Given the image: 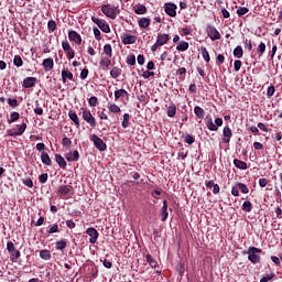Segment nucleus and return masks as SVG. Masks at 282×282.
Listing matches in <instances>:
<instances>
[{"label":"nucleus","instance_id":"obj_1","mask_svg":"<svg viewBox=\"0 0 282 282\" xmlns=\"http://www.w3.org/2000/svg\"><path fill=\"white\" fill-rule=\"evenodd\" d=\"M101 12L108 17V19H116V17H118V7L113 6V4H104L101 7Z\"/></svg>","mask_w":282,"mask_h":282},{"label":"nucleus","instance_id":"obj_2","mask_svg":"<svg viewBox=\"0 0 282 282\" xmlns=\"http://www.w3.org/2000/svg\"><path fill=\"white\" fill-rule=\"evenodd\" d=\"M259 253H261V249L257 247H250L247 250L249 261H251V263H254V264L261 261V257L259 256Z\"/></svg>","mask_w":282,"mask_h":282},{"label":"nucleus","instance_id":"obj_3","mask_svg":"<svg viewBox=\"0 0 282 282\" xmlns=\"http://www.w3.org/2000/svg\"><path fill=\"white\" fill-rule=\"evenodd\" d=\"M221 124H224V119L221 118H216L215 123L213 122V118L206 119V127L209 131H217Z\"/></svg>","mask_w":282,"mask_h":282},{"label":"nucleus","instance_id":"obj_4","mask_svg":"<svg viewBox=\"0 0 282 282\" xmlns=\"http://www.w3.org/2000/svg\"><path fill=\"white\" fill-rule=\"evenodd\" d=\"M82 118L83 120H85V122H87V124H90V127L96 128V118L94 117V115H91V111H89L88 109H84L82 111Z\"/></svg>","mask_w":282,"mask_h":282},{"label":"nucleus","instance_id":"obj_5","mask_svg":"<svg viewBox=\"0 0 282 282\" xmlns=\"http://www.w3.org/2000/svg\"><path fill=\"white\" fill-rule=\"evenodd\" d=\"M90 140L94 142L98 151H107V143H105V141H102V139H100L98 135L93 134Z\"/></svg>","mask_w":282,"mask_h":282},{"label":"nucleus","instance_id":"obj_6","mask_svg":"<svg viewBox=\"0 0 282 282\" xmlns=\"http://www.w3.org/2000/svg\"><path fill=\"white\" fill-rule=\"evenodd\" d=\"M206 32L212 41H219L221 39V34H219V31L215 26L208 25Z\"/></svg>","mask_w":282,"mask_h":282},{"label":"nucleus","instance_id":"obj_7","mask_svg":"<svg viewBox=\"0 0 282 282\" xmlns=\"http://www.w3.org/2000/svg\"><path fill=\"white\" fill-rule=\"evenodd\" d=\"M69 193H72V186L61 185L58 187L57 195L62 197V199H67V197H69Z\"/></svg>","mask_w":282,"mask_h":282},{"label":"nucleus","instance_id":"obj_8","mask_svg":"<svg viewBox=\"0 0 282 282\" xmlns=\"http://www.w3.org/2000/svg\"><path fill=\"white\" fill-rule=\"evenodd\" d=\"M164 8L165 14H167L169 17H177V6L175 3H165Z\"/></svg>","mask_w":282,"mask_h":282},{"label":"nucleus","instance_id":"obj_9","mask_svg":"<svg viewBox=\"0 0 282 282\" xmlns=\"http://www.w3.org/2000/svg\"><path fill=\"white\" fill-rule=\"evenodd\" d=\"M25 129H28V124L26 123H22L18 130H8V135H11L12 138L17 137V135H23V133H25Z\"/></svg>","mask_w":282,"mask_h":282},{"label":"nucleus","instance_id":"obj_10","mask_svg":"<svg viewBox=\"0 0 282 282\" xmlns=\"http://www.w3.org/2000/svg\"><path fill=\"white\" fill-rule=\"evenodd\" d=\"M86 234L89 235V243H96L98 241V230L96 228L90 227L86 230Z\"/></svg>","mask_w":282,"mask_h":282},{"label":"nucleus","instance_id":"obj_11","mask_svg":"<svg viewBox=\"0 0 282 282\" xmlns=\"http://www.w3.org/2000/svg\"><path fill=\"white\" fill-rule=\"evenodd\" d=\"M68 39L69 41L76 43V45H80V43H83V37H80V34H78L76 31H69Z\"/></svg>","mask_w":282,"mask_h":282},{"label":"nucleus","instance_id":"obj_12","mask_svg":"<svg viewBox=\"0 0 282 282\" xmlns=\"http://www.w3.org/2000/svg\"><path fill=\"white\" fill-rule=\"evenodd\" d=\"M223 135H224L223 142L225 144H228V142H230V138H232V130L230 129V127L224 128Z\"/></svg>","mask_w":282,"mask_h":282},{"label":"nucleus","instance_id":"obj_13","mask_svg":"<svg viewBox=\"0 0 282 282\" xmlns=\"http://www.w3.org/2000/svg\"><path fill=\"white\" fill-rule=\"evenodd\" d=\"M170 41L169 34L166 33H159L156 37L158 45H166Z\"/></svg>","mask_w":282,"mask_h":282},{"label":"nucleus","instance_id":"obj_14","mask_svg":"<svg viewBox=\"0 0 282 282\" xmlns=\"http://www.w3.org/2000/svg\"><path fill=\"white\" fill-rule=\"evenodd\" d=\"M34 85H36V77H26L23 79L22 86L25 89H30L31 87H34Z\"/></svg>","mask_w":282,"mask_h":282},{"label":"nucleus","instance_id":"obj_15","mask_svg":"<svg viewBox=\"0 0 282 282\" xmlns=\"http://www.w3.org/2000/svg\"><path fill=\"white\" fill-rule=\"evenodd\" d=\"M42 65L45 72H52V69H54V59L52 57L45 58Z\"/></svg>","mask_w":282,"mask_h":282},{"label":"nucleus","instance_id":"obj_16","mask_svg":"<svg viewBox=\"0 0 282 282\" xmlns=\"http://www.w3.org/2000/svg\"><path fill=\"white\" fill-rule=\"evenodd\" d=\"M169 219V204L166 200L163 202V206L161 208V221Z\"/></svg>","mask_w":282,"mask_h":282},{"label":"nucleus","instance_id":"obj_17","mask_svg":"<svg viewBox=\"0 0 282 282\" xmlns=\"http://www.w3.org/2000/svg\"><path fill=\"white\" fill-rule=\"evenodd\" d=\"M123 45H133L135 43V36L129 35V34H123L121 36Z\"/></svg>","mask_w":282,"mask_h":282},{"label":"nucleus","instance_id":"obj_18","mask_svg":"<svg viewBox=\"0 0 282 282\" xmlns=\"http://www.w3.org/2000/svg\"><path fill=\"white\" fill-rule=\"evenodd\" d=\"M65 158L67 162H78L80 154L78 153V151L75 150L74 152L67 153Z\"/></svg>","mask_w":282,"mask_h":282},{"label":"nucleus","instance_id":"obj_19","mask_svg":"<svg viewBox=\"0 0 282 282\" xmlns=\"http://www.w3.org/2000/svg\"><path fill=\"white\" fill-rule=\"evenodd\" d=\"M99 65L102 69H109V67L111 66V57L102 56Z\"/></svg>","mask_w":282,"mask_h":282},{"label":"nucleus","instance_id":"obj_20","mask_svg":"<svg viewBox=\"0 0 282 282\" xmlns=\"http://www.w3.org/2000/svg\"><path fill=\"white\" fill-rule=\"evenodd\" d=\"M234 165L236 169H240L241 171H246V169H248V163L238 159L234 160Z\"/></svg>","mask_w":282,"mask_h":282},{"label":"nucleus","instance_id":"obj_21","mask_svg":"<svg viewBox=\"0 0 282 282\" xmlns=\"http://www.w3.org/2000/svg\"><path fill=\"white\" fill-rule=\"evenodd\" d=\"M67 78H68V80H73L74 79V74H72V72H69L67 69H63L62 70V80H63V83H67Z\"/></svg>","mask_w":282,"mask_h":282},{"label":"nucleus","instance_id":"obj_22","mask_svg":"<svg viewBox=\"0 0 282 282\" xmlns=\"http://www.w3.org/2000/svg\"><path fill=\"white\" fill-rule=\"evenodd\" d=\"M135 14H147V7L144 4H137L133 7Z\"/></svg>","mask_w":282,"mask_h":282},{"label":"nucleus","instance_id":"obj_23","mask_svg":"<svg viewBox=\"0 0 282 282\" xmlns=\"http://www.w3.org/2000/svg\"><path fill=\"white\" fill-rule=\"evenodd\" d=\"M55 161L57 162L58 166H61V169H65V166H67V162L61 154L55 155Z\"/></svg>","mask_w":282,"mask_h":282},{"label":"nucleus","instance_id":"obj_24","mask_svg":"<svg viewBox=\"0 0 282 282\" xmlns=\"http://www.w3.org/2000/svg\"><path fill=\"white\" fill-rule=\"evenodd\" d=\"M151 25V19L149 18H141L139 20V28H143V29H147Z\"/></svg>","mask_w":282,"mask_h":282},{"label":"nucleus","instance_id":"obj_25","mask_svg":"<svg viewBox=\"0 0 282 282\" xmlns=\"http://www.w3.org/2000/svg\"><path fill=\"white\" fill-rule=\"evenodd\" d=\"M194 113H195V116H196L198 119H200V120H202V118H204V116H206V112H205L204 109H203L202 107H199V106H196V107L194 108Z\"/></svg>","mask_w":282,"mask_h":282},{"label":"nucleus","instance_id":"obj_26","mask_svg":"<svg viewBox=\"0 0 282 282\" xmlns=\"http://www.w3.org/2000/svg\"><path fill=\"white\" fill-rule=\"evenodd\" d=\"M104 54H106V57L111 58L113 56V48L111 47V44H106L104 46Z\"/></svg>","mask_w":282,"mask_h":282},{"label":"nucleus","instance_id":"obj_27","mask_svg":"<svg viewBox=\"0 0 282 282\" xmlns=\"http://www.w3.org/2000/svg\"><path fill=\"white\" fill-rule=\"evenodd\" d=\"M177 113V107L175 106V104H172L169 108H167V116L169 118H175V115Z\"/></svg>","mask_w":282,"mask_h":282},{"label":"nucleus","instance_id":"obj_28","mask_svg":"<svg viewBox=\"0 0 282 282\" xmlns=\"http://www.w3.org/2000/svg\"><path fill=\"white\" fill-rule=\"evenodd\" d=\"M41 160L46 166H52V159H50V154L43 152L41 155Z\"/></svg>","mask_w":282,"mask_h":282},{"label":"nucleus","instance_id":"obj_29","mask_svg":"<svg viewBox=\"0 0 282 282\" xmlns=\"http://www.w3.org/2000/svg\"><path fill=\"white\" fill-rule=\"evenodd\" d=\"M98 28L105 32V34H109V32H111V29L109 28V24H107L105 21H100V23L98 24Z\"/></svg>","mask_w":282,"mask_h":282},{"label":"nucleus","instance_id":"obj_30","mask_svg":"<svg viewBox=\"0 0 282 282\" xmlns=\"http://www.w3.org/2000/svg\"><path fill=\"white\" fill-rule=\"evenodd\" d=\"M68 117L76 127H80V119H78V115H76V112L68 113Z\"/></svg>","mask_w":282,"mask_h":282},{"label":"nucleus","instance_id":"obj_31","mask_svg":"<svg viewBox=\"0 0 282 282\" xmlns=\"http://www.w3.org/2000/svg\"><path fill=\"white\" fill-rule=\"evenodd\" d=\"M234 56L236 58H242L243 57V48L241 47V45H238L235 50H234Z\"/></svg>","mask_w":282,"mask_h":282},{"label":"nucleus","instance_id":"obj_32","mask_svg":"<svg viewBox=\"0 0 282 282\" xmlns=\"http://www.w3.org/2000/svg\"><path fill=\"white\" fill-rule=\"evenodd\" d=\"M20 117H21V115H19V112H17V111L11 112L10 119H8V123L12 124V122H17V120H19Z\"/></svg>","mask_w":282,"mask_h":282},{"label":"nucleus","instance_id":"obj_33","mask_svg":"<svg viewBox=\"0 0 282 282\" xmlns=\"http://www.w3.org/2000/svg\"><path fill=\"white\" fill-rule=\"evenodd\" d=\"M121 74H122V70L120 68H118V67H113L110 70L111 78H118Z\"/></svg>","mask_w":282,"mask_h":282},{"label":"nucleus","instance_id":"obj_34","mask_svg":"<svg viewBox=\"0 0 282 282\" xmlns=\"http://www.w3.org/2000/svg\"><path fill=\"white\" fill-rule=\"evenodd\" d=\"M40 257L41 259H44V261H50V259H52V254L47 250H41Z\"/></svg>","mask_w":282,"mask_h":282},{"label":"nucleus","instance_id":"obj_35","mask_svg":"<svg viewBox=\"0 0 282 282\" xmlns=\"http://www.w3.org/2000/svg\"><path fill=\"white\" fill-rule=\"evenodd\" d=\"M127 90L124 89H119V90H116L115 91V98L116 100L120 99V98H123L124 96H127Z\"/></svg>","mask_w":282,"mask_h":282},{"label":"nucleus","instance_id":"obj_36","mask_svg":"<svg viewBox=\"0 0 282 282\" xmlns=\"http://www.w3.org/2000/svg\"><path fill=\"white\" fill-rule=\"evenodd\" d=\"M145 261L151 265V268H156L158 265V262H155V260H153V257L149 253L145 256Z\"/></svg>","mask_w":282,"mask_h":282},{"label":"nucleus","instance_id":"obj_37","mask_svg":"<svg viewBox=\"0 0 282 282\" xmlns=\"http://www.w3.org/2000/svg\"><path fill=\"white\" fill-rule=\"evenodd\" d=\"M176 50L178 52H186L188 50V42H181L177 46Z\"/></svg>","mask_w":282,"mask_h":282},{"label":"nucleus","instance_id":"obj_38","mask_svg":"<svg viewBox=\"0 0 282 282\" xmlns=\"http://www.w3.org/2000/svg\"><path fill=\"white\" fill-rule=\"evenodd\" d=\"M13 64L15 67H23V58H21L19 55H15L13 58Z\"/></svg>","mask_w":282,"mask_h":282},{"label":"nucleus","instance_id":"obj_39","mask_svg":"<svg viewBox=\"0 0 282 282\" xmlns=\"http://www.w3.org/2000/svg\"><path fill=\"white\" fill-rule=\"evenodd\" d=\"M202 56L206 63H210V54H208V50H206V47H202Z\"/></svg>","mask_w":282,"mask_h":282},{"label":"nucleus","instance_id":"obj_40","mask_svg":"<svg viewBox=\"0 0 282 282\" xmlns=\"http://www.w3.org/2000/svg\"><path fill=\"white\" fill-rule=\"evenodd\" d=\"M242 210H245V213H250L252 210V203H250V200H247L242 204Z\"/></svg>","mask_w":282,"mask_h":282},{"label":"nucleus","instance_id":"obj_41","mask_svg":"<svg viewBox=\"0 0 282 282\" xmlns=\"http://www.w3.org/2000/svg\"><path fill=\"white\" fill-rule=\"evenodd\" d=\"M108 109H109V111H111V113H120V108L116 104H110L108 106Z\"/></svg>","mask_w":282,"mask_h":282},{"label":"nucleus","instance_id":"obj_42","mask_svg":"<svg viewBox=\"0 0 282 282\" xmlns=\"http://www.w3.org/2000/svg\"><path fill=\"white\" fill-rule=\"evenodd\" d=\"M248 12H250V10L246 7H239L237 10L238 17H243V14H248Z\"/></svg>","mask_w":282,"mask_h":282},{"label":"nucleus","instance_id":"obj_43","mask_svg":"<svg viewBox=\"0 0 282 282\" xmlns=\"http://www.w3.org/2000/svg\"><path fill=\"white\" fill-rule=\"evenodd\" d=\"M184 138V142H186V144H193L195 142V138H193V135L191 134H185L183 135Z\"/></svg>","mask_w":282,"mask_h":282},{"label":"nucleus","instance_id":"obj_44","mask_svg":"<svg viewBox=\"0 0 282 282\" xmlns=\"http://www.w3.org/2000/svg\"><path fill=\"white\" fill-rule=\"evenodd\" d=\"M65 248H67V242H65V240H61L56 242L57 250H65Z\"/></svg>","mask_w":282,"mask_h":282},{"label":"nucleus","instance_id":"obj_45","mask_svg":"<svg viewBox=\"0 0 282 282\" xmlns=\"http://www.w3.org/2000/svg\"><path fill=\"white\" fill-rule=\"evenodd\" d=\"M48 32H54L56 30V21L50 20L47 23Z\"/></svg>","mask_w":282,"mask_h":282},{"label":"nucleus","instance_id":"obj_46","mask_svg":"<svg viewBox=\"0 0 282 282\" xmlns=\"http://www.w3.org/2000/svg\"><path fill=\"white\" fill-rule=\"evenodd\" d=\"M122 127L123 129H127L129 127V113L123 115Z\"/></svg>","mask_w":282,"mask_h":282},{"label":"nucleus","instance_id":"obj_47","mask_svg":"<svg viewBox=\"0 0 282 282\" xmlns=\"http://www.w3.org/2000/svg\"><path fill=\"white\" fill-rule=\"evenodd\" d=\"M48 235H54V232H58V225H52L47 230Z\"/></svg>","mask_w":282,"mask_h":282},{"label":"nucleus","instance_id":"obj_48","mask_svg":"<svg viewBox=\"0 0 282 282\" xmlns=\"http://www.w3.org/2000/svg\"><path fill=\"white\" fill-rule=\"evenodd\" d=\"M258 54L263 55V53L265 52V43L261 42L258 46V50H257Z\"/></svg>","mask_w":282,"mask_h":282},{"label":"nucleus","instance_id":"obj_49","mask_svg":"<svg viewBox=\"0 0 282 282\" xmlns=\"http://www.w3.org/2000/svg\"><path fill=\"white\" fill-rule=\"evenodd\" d=\"M7 250H8V252L12 253V252H15L17 247H14V243H13V242L9 241V242L7 243Z\"/></svg>","mask_w":282,"mask_h":282},{"label":"nucleus","instance_id":"obj_50","mask_svg":"<svg viewBox=\"0 0 282 282\" xmlns=\"http://www.w3.org/2000/svg\"><path fill=\"white\" fill-rule=\"evenodd\" d=\"M88 104L90 107H96L98 105V97H90Z\"/></svg>","mask_w":282,"mask_h":282},{"label":"nucleus","instance_id":"obj_51","mask_svg":"<svg viewBox=\"0 0 282 282\" xmlns=\"http://www.w3.org/2000/svg\"><path fill=\"white\" fill-rule=\"evenodd\" d=\"M62 144H63V147H72V140L67 137H64L62 139Z\"/></svg>","mask_w":282,"mask_h":282},{"label":"nucleus","instance_id":"obj_52","mask_svg":"<svg viewBox=\"0 0 282 282\" xmlns=\"http://www.w3.org/2000/svg\"><path fill=\"white\" fill-rule=\"evenodd\" d=\"M127 64L128 65H135V55H129L127 57Z\"/></svg>","mask_w":282,"mask_h":282},{"label":"nucleus","instance_id":"obj_53","mask_svg":"<svg viewBox=\"0 0 282 282\" xmlns=\"http://www.w3.org/2000/svg\"><path fill=\"white\" fill-rule=\"evenodd\" d=\"M238 187L240 188L241 193H243V194L249 193L248 186H246V184L239 183Z\"/></svg>","mask_w":282,"mask_h":282},{"label":"nucleus","instance_id":"obj_54","mask_svg":"<svg viewBox=\"0 0 282 282\" xmlns=\"http://www.w3.org/2000/svg\"><path fill=\"white\" fill-rule=\"evenodd\" d=\"M88 76H89V69L84 68V69L80 72V78H82V80H85V78H87Z\"/></svg>","mask_w":282,"mask_h":282},{"label":"nucleus","instance_id":"obj_55","mask_svg":"<svg viewBox=\"0 0 282 282\" xmlns=\"http://www.w3.org/2000/svg\"><path fill=\"white\" fill-rule=\"evenodd\" d=\"M24 186H28V188H32L34 186V182H32V178L23 180Z\"/></svg>","mask_w":282,"mask_h":282},{"label":"nucleus","instance_id":"obj_56","mask_svg":"<svg viewBox=\"0 0 282 282\" xmlns=\"http://www.w3.org/2000/svg\"><path fill=\"white\" fill-rule=\"evenodd\" d=\"M234 69H235V72H239V69H241V61H239V59L235 61Z\"/></svg>","mask_w":282,"mask_h":282},{"label":"nucleus","instance_id":"obj_57","mask_svg":"<svg viewBox=\"0 0 282 282\" xmlns=\"http://www.w3.org/2000/svg\"><path fill=\"white\" fill-rule=\"evenodd\" d=\"M39 181L41 182V184H45V182H47V173L41 174Z\"/></svg>","mask_w":282,"mask_h":282},{"label":"nucleus","instance_id":"obj_58","mask_svg":"<svg viewBox=\"0 0 282 282\" xmlns=\"http://www.w3.org/2000/svg\"><path fill=\"white\" fill-rule=\"evenodd\" d=\"M274 91H275L274 86H270V87L268 88V90H267V96H268L269 98L272 97V96H274Z\"/></svg>","mask_w":282,"mask_h":282},{"label":"nucleus","instance_id":"obj_59","mask_svg":"<svg viewBox=\"0 0 282 282\" xmlns=\"http://www.w3.org/2000/svg\"><path fill=\"white\" fill-rule=\"evenodd\" d=\"M259 186H261V188H265V186H268V178H260Z\"/></svg>","mask_w":282,"mask_h":282},{"label":"nucleus","instance_id":"obj_60","mask_svg":"<svg viewBox=\"0 0 282 282\" xmlns=\"http://www.w3.org/2000/svg\"><path fill=\"white\" fill-rule=\"evenodd\" d=\"M62 47H63L64 52L72 50V46L69 45V42H67V41L62 43Z\"/></svg>","mask_w":282,"mask_h":282},{"label":"nucleus","instance_id":"obj_61","mask_svg":"<svg viewBox=\"0 0 282 282\" xmlns=\"http://www.w3.org/2000/svg\"><path fill=\"white\" fill-rule=\"evenodd\" d=\"M65 53L67 58H74V56L76 55V53L74 52V48L68 50Z\"/></svg>","mask_w":282,"mask_h":282},{"label":"nucleus","instance_id":"obj_62","mask_svg":"<svg viewBox=\"0 0 282 282\" xmlns=\"http://www.w3.org/2000/svg\"><path fill=\"white\" fill-rule=\"evenodd\" d=\"M272 279H274V274L265 275V276L261 278L260 282L272 281Z\"/></svg>","mask_w":282,"mask_h":282},{"label":"nucleus","instance_id":"obj_63","mask_svg":"<svg viewBox=\"0 0 282 282\" xmlns=\"http://www.w3.org/2000/svg\"><path fill=\"white\" fill-rule=\"evenodd\" d=\"M94 34H95V39L96 41H100V30L98 28L94 29Z\"/></svg>","mask_w":282,"mask_h":282},{"label":"nucleus","instance_id":"obj_64","mask_svg":"<svg viewBox=\"0 0 282 282\" xmlns=\"http://www.w3.org/2000/svg\"><path fill=\"white\" fill-rule=\"evenodd\" d=\"M8 105H10V107H17L19 102L17 101V99L9 98Z\"/></svg>","mask_w":282,"mask_h":282}]
</instances>
